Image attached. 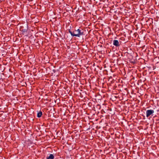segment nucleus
Masks as SVG:
<instances>
[{
    "label": "nucleus",
    "mask_w": 159,
    "mask_h": 159,
    "mask_svg": "<svg viewBox=\"0 0 159 159\" xmlns=\"http://www.w3.org/2000/svg\"><path fill=\"white\" fill-rule=\"evenodd\" d=\"M157 111L158 112H159V108L157 110Z\"/></svg>",
    "instance_id": "0eeeda50"
},
{
    "label": "nucleus",
    "mask_w": 159,
    "mask_h": 159,
    "mask_svg": "<svg viewBox=\"0 0 159 159\" xmlns=\"http://www.w3.org/2000/svg\"><path fill=\"white\" fill-rule=\"evenodd\" d=\"M20 29L21 31L22 32L23 34L27 33L28 27L25 29H24L23 28L21 27Z\"/></svg>",
    "instance_id": "20e7f679"
},
{
    "label": "nucleus",
    "mask_w": 159,
    "mask_h": 159,
    "mask_svg": "<svg viewBox=\"0 0 159 159\" xmlns=\"http://www.w3.org/2000/svg\"><path fill=\"white\" fill-rule=\"evenodd\" d=\"M113 44L116 47H119L120 46V42L116 40H114L113 41Z\"/></svg>",
    "instance_id": "7ed1b4c3"
},
{
    "label": "nucleus",
    "mask_w": 159,
    "mask_h": 159,
    "mask_svg": "<svg viewBox=\"0 0 159 159\" xmlns=\"http://www.w3.org/2000/svg\"><path fill=\"white\" fill-rule=\"evenodd\" d=\"M25 84H26V85H27L26 83H25Z\"/></svg>",
    "instance_id": "6e6552de"
},
{
    "label": "nucleus",
    "mask_w": 159,
    "mask_h": 159,
    "mask_svg": "<svg viewBox=\"0 0 159 159\" xmlns=\"http://www.w3.org/2000/svg\"><path fill=\"white\" fill-rule=\"evenodd\" d=\"M69 32L71 34V35L73 37L76 36L80 37V36L84 35V32L83 29H78L77 30H75L73 32L69 30Z\"/></svg>",
    "instance_id": "f257e3e1"
},
{
    "label": "nucleus",
    "mask_w": 159,
    "mask_h": 159,
    "mask_svg": "<svg viewBox=\"0 0 159 159\" xmlns=\"http://www.w3.org/2000/svg\"><path fill=\"white\" fill-rule=\"evenodd\" d=\"M154 113V111L153 110H148L146 111V117H148L150 116H152V114Z\"/></svg>",
    "instance_id": "f03ea898"
},
{
    "label": "nucleus",
    "mask_w": 159,
    "mask_h": 159,
    "mask_svg": "<svg viewBox=\"0 0 159 159\" xmlns=\"http://www.w3.org/2000/svg\"><path fill=\"white\" fill-rule=\"evenodd\" d=\"M54 157L52 154H50L48 157H47V159H54Z\"/></svg>",
    "instance_id": "39448f33"
},
{
    "label": "nucleus",
    "mask_w": 159,
    "mask_h": 159,
    "mask_svg": "<svg viewBox=\"0 0 159 159\" xmlns=\"http://www.w3.org/2000/svg\"><path fill=\"white\" fill-rule=\"evenodd\" d=\"M42 115V112L41 111H40L39 112L37 113V116L38 118L40 117Z\"/></svg>",
    "instance_id": "423d86ee"
}]
</instances>
